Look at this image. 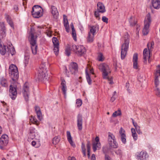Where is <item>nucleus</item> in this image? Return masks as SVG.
Wrapping results in <instances>:
<instances>
[{"instance_id": "6e6552de", "label": "nucleus", "mask_w": 160, "mask_h": 160, "mask_svg": "<svg viewBox=\"0 0 160 160\" xmlns=\"http://www.w3.org/2000/svg\"><path fill=\"white\" fill-rule=\"evenodd\" d=\"M98 68L102 72L103 78L108 79V75L111 72V70L108 66L105 63H103L99 66Z\"/></svg>"}, {"instance_id": "ea45409f", "label": "nucleus", "mask_w": 160, "mask_h": 160, "mask_svg": "<svg viewBox=\"0 0 160 160\" xmlns=\"http://www.w3.org/2000/svg\"><path fill=\"white\" fill-rule=\"evenodd\" d=\"M121 111L120 110H118L117 111L115 112L112 114V116L115 117L121 115Z\"/></svg>"}, {"instance_id": "e2e57ef3", "label": "nucleus", "mask_w": 160, "mask_h": 160, "mask_svg": "<svg viewBox=\"0 0 160 160\" xmlns=\"http://www.w3.org/2000/svg\"><path fill=\"white\" fill-rule=\"evenodd\" d=\"M151 56H152V53L149 54V53L148 56V62L149 63H150L152 61V60L150 58Z\"/></svg>"}, {"instance_id": "c9c22d12", "label": "nucleus", "mask_w": 160, "mask_h": 160, "mask_svg": "<svg viewBox=\"0 0 160 160\" xmlns=\"http://www.w3.org/2000/svg\"><path fill=\"white\" fill-rule=\"evenodd\" d=\"M108 143L111 148H116L118 147V144L116 140L112 141L111 143Z\"/></svg>"}, {"instance_id": "9b49d317", "label": "nucleus", "mask_w": 160, "mask_h": 160, "mask_svg": "<svg viewBox=\"0 0 160 160\" xmlns=\"http://www.w3.org/2000/svg\"><path fill=\"white\" fill-rule=\"evenodd\" d=\"M22 92L25 100L26 101H28L29 95V90L28 83L27 82L25 83L23 87Z\"/></svg>"}, {"instance_id": "4c0bfd02", "label": "nucleus", "mask_w": 160, "mask_h": 160, "mask_svg": "<svg viewBox=\"0 0 160 160\" xmlns=\"http://www.w3.org/2000/svg\"><path fill=\"white\" fill-rule=\"evenodd\" d=\"M52 42L54 46H59V42L57 38L53 37L52 38Z\"/></svg>"}, {"instance_id": "603ef678", "label": "nucleus", "mask_w": 160, "mask_h": 160, "mask_svg": "<svg viewBox=\"0 0 160 160\" xmlns=\"http://www.w3.org/2000/svg\"><path fill=\"white\" fill-rule=\"evenodd\" d=\"M115 153L117 155H119L120 157H122V152L121 150L119 149L116 150L115 151Z\"/></svg>"}, {"instance_id": "680f3d73", "label": "nucleus", "mask_w": 160, "mask_h": 160, "mask_svg": "<svg viewBox=\"0 0 160 160\" xmlns=\"http://www.w3.org/2000/svg\"><path fill=\"white\" fill-rule=\"evenodd\" d=\"M105 160H112L111 158L108 155H105Z\"/></svg>"}, {"instance_id": "0e129e2a", "label": "nucleus", "mask_w": 160, "mask_h": 160, "mask_svg": "<svg viewBox=\"0 0 160 160\" xmlns=\"http://www.w3.org/2000/svg\"><path fill=\"white\" fill-rule=\"evenodd\" d=\"M11 49H12V52L11 50H10V52H11V54L12 55H13V54H14L15 53V51L14 48H12Z\"/></svg>"}, {"instance_id": "2f4dec72", "label": "nucleus", "mask_w": 160, "mask_h": 160, "mask_svg": "<svg viewBox=\"0 0 160 160\" xmlns=\"http://www.w3.org/2000/svg\"><path fill=\"white\" fill-rule=\"evenodd\" d=\"M7 48L6 46L4 45H0V53L2 55H4L7 51Z\"/></svg>"}, {"instance_id": "c85d7f7f", "label": "nucleus", "mask_w": 160, "mask_h": 160, "mask_svg": "<svg viewBox=\"0 0 160 160\" xmlns=\"http://www.w3.org/2000/svg\"><path fill=\"white\" fill-rule=\"evenodd\" d=\"M73 51V49H72V46H70L68 45L67 46L65 49V54L67 56H69L71 54V51Z\"/></svg>"}, {"instance_id": "7c9ffc66", "label": "nucleus", "mask_w": 160, "mask_h": 160, "mask_svg": "<svg viewBox=\"0 0 160 160\" xmlns=\"http://www.w3.org/2000/svg\"><path fill=\"white\" fill-rule=\"evenodd\" d=\"M94 35L88 33L87 40L88 42L92 43L94 41Z\"/></svg>"}, {"instance_id": "052dcab7", "label": "nucleus", "mask_w": 160, "mask_h": 160, "mask_svg": "<svg viewBox=\"0 0 160 160\" xmlns=\"http://www.w3.org/2000/svg\"><path fill=\"white\" fill-rule=\"evenodd\" d=\"M132 123L133 126L135 127V128L138 127H139V126L138 125L137 123L134 122V120L133 119H132Z\"/></svg>"}, {"instance_id": "aec40b11", "label": "nucleus", "mask_w": 160, "mask_h": 160, "mask_svg": "<svg viewBox=\"0 0 160 160\" xmlns=\"http://www.w3.org/2000/svg\"><path fill=\"white\" fill-rule=\"evenodd\" d=\"M67 136L68 140L71 145L73 147H75V145L72 140V137L71 136L70 132L69 131L67 132Z\"/></svg>"}, {"instance_id": "de8ad7c7", "label": "nucleus", "mask_w": 160, "mask_h": 160, "mask_svg": "<svg viewBox=\"0 0 160 160\" xmlns=\"http://www.w3.org/2000/svg\"><path fill=\"white\" fill-rule=\"evenodd\" d=\"M72 37L73 38V39L75 41H76V40H77L76 34V32H75V29H72Z\"/></svg>"}, {"instance_id": "7ed1b4c3", "label": "nucleus", "mask_w": 160, "mask_h": 160, "mask_svg": "<svg viewBox=\"0 0 160 160\" xmlns=\"http://www.w3.org/2000/svg\"><path fill=\"white\" fill-rule=\"evenodd\" d=\"M9 74L12 81L16 82L19 77V73L17 66L13 64H11L9 68Z\"/></svg>"}, {"instance_id": "2eb2a0df", "label": "nucleus", "mask_w": 160, "mask_h": 160, "mask_svg": "<svg viewBox=\"0 0 160 160\" xmlns=\"http://www.w3.org/2000/svg\"><path fill=\"white\" fill-rule=\"evenodd\" d=\"M119 133L121 137V139L122 143L124 144L126 142V135L125 130L121 127L119 130Z\"/></svg>"}, {"instance_id": "393cba45", "label": "nucleus", "mask_w": 160, "mask_h": 160, "mask_svg": "<svg viewBox=\"0 0 160 160\" xmlns=\"http://www.w3.org/2000/svg\"><path fill=\"white\" fill-rule=\"evenodd\" d=\"M0 26L2 31V37H5L6 36V29L4 23L3 22H0Z\"/></svg>"}, {"instance_id": "58836bf2", "label": "nucleus", "mask_w": 160, "mask_h": 160, "mask_svg": "<svg viewBox=\"0 0 160 160\" xmlns=\"http://www.w3.org/2000/svg\"><path fill=\"white\" fill-rule=\"evenodd\" d=\"M60 138L57 137H54L52 140V142L53 144L56 145L60 141Z\"/></svg>"}, {"instance_id": "f3484780", "label": "nucleus", "mask_w": 160, "mask_h": 160, "mask_svg": "<svg viewBox=\"0 0 160 160\" xmlns=\"http://www.w3.org/2000/svg\"><path fill=\"white\" fill-rule=\"evenodd\" d=\"M138 54L135 53L134 54L133 57V67L134 69H138Z\"/></svg>"}, {"instance_id": "774afa93", "label": "nucleus", "mask_w": 160, "mask_h": 160, "mask_svg": "<svg viewBox=\"0 0 160 160\" xmlns=\"http://www.w3.org/2000/svg\"><path fill=\"white\" fill-rule=\"evenodd\" d=\"M68 160H76L75 158L74 157H69L68 158Z\"/></svg>"}, {"instance_id": "f03ea898", "label": "nucleus", "mask_w": 160, "mask_h": 160, "mask_svg": "<svg viewBox=\"0 0 160 160\" xmlns=\"http://www.w3.org/2000/svg\"><path fill=\"white\" fill-rule=\"evenodd\" d=\"M154 82L155 87L154 91L157 96L160 97V90L158 88L159 82L158 79V75L160 76V65L157 66V69L154 73Z\"/></svg>"}, {"instance_id": "49530a36", "label": "nucleus", "mask_w": 160, "mask_h": 160, "mask_svg": "<svg viewBox=\"0 0 160 160\" xmlns=\"http://www.w3.org/2000/svg\"><path fill=\"white\" fill-rule=\"evenodd\" d=\"M59 46H54L53 50L55 55H58V53Z\"/></svg>"}, {"instance_id": "8fccbe9b", "label": "nucleus", "mask_w": 160, "mask_h": 160, "mask_svg": "<svg viewBox=\"0 0 160 160\" xmlns=\"http://www.w3.org/2000/svg\"><path fill=\"white\" fill-rule=\"evenodd\" d=\"M30 120L33 123L36 124H37L38 120L35 117H32L30 119Z\"/></svg>"}, {"instance_id": "f8f14e48", "label": "nucleus", "mask_w": 160, "mask_h": 160, "mask_svg": "<svg viewBox=\"0 0 160 160\" xmlns=\"http://www.w3.org/2000/svg\"><path fill=\"white\" fill-rule=\"evenodd\" d=\"M136 157L138 160H147L149 158V155L146 151H142L138 152Z\"/></svg>"}, {"instance_id": "bb28decb", "label": "nucleus", "mask_w": 160, "mask_h": 160, "mask_svg": "<svg viewBox=\"0 0 160 160\" xmlns=\"http://www.w3.org/2000/svg\"><path fill=\"white\" fill-rule=\"evenodd\" d=\"M154 42L153 41L149 42L147 45L149 54L152 53V52L154 48Z\"/></svg>"}, {"instance_id": "4d7b16f0", "label": "nucleus", "mask_w": 160, "mask_h": 160, "mask_svg": "<svg viewBox=\"0 0 160 160\" xmlns=\"http://www.w3.org/2000/svg\"><path fill=\"white\" fill-rule=\"evenodd\" d=\"M7 22L12 28H14L13 24L12 21V20L8 21Z\"/></svg>"}, {"instance_id": "13d9d810", "label": "nucleus", "mask_w": 160, "mask_h": 160, "mask_svg": "<svg viewBox=\"0 0 160 160\" xmlns=\"http://www.w3.org/2000/svg\"><path fill=\"white\" fill-rule=\"evenodd\" d=\"M5 18L6 19L7 21L11 20V18L10 16L7 14H5Z\"/></svg>"}, {"instance_id": "1a4fd4ad", "label": "nucleus", "mask_w": 160, "mask_h": 160, "mask_svg": "<svg viewBox=\"0 0 160 160\" xmlns=\"http://www.w3.org/2000/svg\"><path fill=\"white\" fill-rule=\"evenodd\" d=\"M42 8L38 5H35L32 8V14L35 18H38L42 15Z\"/></svg>"}, {"instance_id": "a878e982", "label": "nucleus", "mask_w": 160, "mask_h": 160, "mask_svg": "<svg viewBox=\"0 0 160 160\" xmlns=\"http://www.w3.org/2000/svg\"><path fill=\"white\" fill-rule=\"evenodd\" d=\"M50 9L51 13L53 16L58 14V10L55 6L53 5H51L50 6Z\"/></svg>"}, {"instance_id": "6e6d98bb", "label": "nucleus", "mask_w": 160, "mask_h": 160, "mask_svg": "<svg viewBox=\"0 0 160 160\" xmlns=\"http://www.w3.org/2000/svg\"><path fill=\"white\" fill-rule=\"evenodd\" d=\"M99 12H99V11H98L97 10V11H95L94 12V15L96 18H99L100 15L99 13Z\"/></svg>"}, {"instance_id": "09e8293b", "label": "nucleus", "mask_w": 160, "mask_h": 160, "mask_svg": "<svg viewBox=\"0 0 160 160\" xmlns=\"http://www.w3.org/2000/svg\"><path fill=\"white\" fill-rule=\"evenodd\" d=\"M29 132L31 135H35V133L36 130L35 128L33 127H31L29 130Z\"/></svg>"}, {"instance_id": "4468645a", "label": "nucleus", "mask_w": 160, "mask_h": 160, "mask_svg": "<svg viewBox=\"0 0 160 160\" xmlns=\"http://www.w3.org/2000/svg\"><path fill=\"white\" fill-rule=\"evenodd\" d=\"M69 69L72 74H75L78 72V65L76 63L73 62L70 63Z\"/></svg>"}, {"instance_id": "412c9836", "label": "nucleus", "mask_w": 160, "mask_h": 160, "mask_svg": "<svg viewBox=\"0 0 160 160\" xmlns=\"http://www.w3.org/2000/svg\"><path fill=\"white\" fill-rule=\"evenodd\" d=\"M152 4L154 8L158 9L160 8V0H152Z\"/></svg>"}, {"instance_id": "3c124183", "label": "nucleus", "mask_w": 160, "mask_h": 160, "mask_svg": "<svg viewBox=\"0 0 160 160\" xmlns=\"http://www.w3.org/2000/svg\"><path fill=\"white\" fill-rule=\"evenodd\" d=\"M87 148L88 155L89 157L90 156V147L89 143L87 144Z\"/></svg>"}, {"instance_id": "6ab92c4d", "label": "nucleus", "mask_w": 160, "mask_h": 160, "mask_svg": "<svg viewBox=\"0 0 160 160\" xmlns=\"http://www.w3.org/2000/svg\"><path fill=\"white\" fill-rule=\"evenodd\" d=\"M97 10L100 12V13H103L105 12L106 10L105 7L103 4L100 2H98L97 4Z\"/></svg>"}, {"instance_id": "864d4df0", "label": "nucleus", "mask_w": 160, "mask_h": 160, "mask_svg": "<svg viewBox=\"0 0 160 160\" xmlns=\"http://www.w3.org/2000/svg\"><path fill=\"white\" fill-rule=\"evenodd\" d=\"M140 127L139 126L135 128L137 133L139 134H141L142 133V132L140 129Z\"/></svg>"}, {"instance_id": "79ce46f5", "label": "nucleus", "mask_w": 160, "mask_h": 160, "mask_svg": "<svg viewBox=\"0 0 160 160\" xmlns=\"http://www.w3.org/2000/svg\"><path fill=\"white\" fill-rule=\"evenodd\" d=\"M29 57L28 56H25L24 57V63L25 66L26 67L29 62Z\"/></svg>"}, {"instance_id": "ddd939ff", "label": "nucleus", "mask_w": 160, "mask_h": 160, "mask_svg": "<svg viewBox=\"0 0 160 160\" xmlns=\"http://www.w3.org/2000/svg\"><path fill=\"white\" fill-rule=\"evenodd\" d=\"M16 88V86L11 85L10 86L9 95L12 100L15 99L17 97V92Z\"/></svg>"}, {"instance_id": "cd10ccee", "label": "nucleus", "mask_w": 160, "mask_h": 160, "mask_svg": "<svg viewBox=\"0 0 160 160\" xmlns=\"http://www.w3.org/2000/svg\"><path fill=\"white\" fill-rule=\"evenodd\" d=\"M143 62L144 63L146 64L147 62V58H148V50L147 48L144 49L143 53Z\"/></svg>"}, {"instance_id": "9d476101", "label": "nucleus", "mask_w": 160, "mask_h": 160, "mask_svg": "<svg viewBox=\"0 0 160 160\" xmlns=\"http://www.w3.org/2000/svg\"><path fill=\"white\" fill-rule=\"evenodd\" d=\"M8 142V137L6 134H3L1 136L0 140V148L2 150L5 149Z\"/></svg>"}, {"instance_id": "5701e85b", "label": "nucleus", "mask_w": 160, "mask_h": 160, "mask_svg": "<svg viewBox=\"0 0 160 160\" xmlns=\"http://www.w3.org/2000/svg\"><path fill=\"white\" fill-rule=\"evenodd\" d=\"M35 109L38 118L39 120H41L42 118V114L39 107L38 106H36L35 107Z\"/></svg>"}, {"instance_id": "0eeeda50", "label": "nucleus", "mask_w": 160, "mask_h": 160, "mask_svg": "<svg viewBox=\"0 0 160 160\" xmlns=\"http://www.w3.org/2000/svg\"><path fill=\"white\" fill-rule=\"evenodd\" d=\"M30 42L31 45V48L32 53L36 54L37 53L38 46L36 44L37 37H35L34 34L32 32L30 35Z\"/></svg>"}, {"instance_id": "f257e3e1", "label": "nucleus", "mask_w": 160, "mask_h": 160, "mask_svg": "<svg viewBox=\"0 0 160 160\" xmlns=\"http://www.w3.org/2000/svg\"><path fill=\"white\" fill-rule=\"evenodd\" d=\"M129 35L128 33H125L124 37V43L122 45L121 48V57L122 59L125 58L127 53L129 44Z\"/></svg>"}, {"instance_id": "dca6fc26", "label": "nucleus", "mask_w": 160, "mask_h": 160, "mask_svg": "<svg viewBox=\"0 0 160 160\" xmlns=\"http://www.w3.org/2000/svg\"><path fill=\"white\" fill-rule=\"evenodd\" d=\"M77 127L79 130L81 131L82 128V115L78 114L77 116Z\"/></svg>"}, {"instance_id": "c756f323", "label": "nucleus", "mask_w": 160, "mask_h": 160, "mask_svg": "<svg viewBox=\"0 0 160 160\" xmlns=\"http://www.w3.org/2000/svg\"><path fill=\"white\" fill-rule=\"evenodd\" d=\"M0 83L3 87H7L8 86V82L6 79L3 78L0 79Z\"/></svg>"}, {"instance_id": "5fc2aeb1", "label": "nucleus", "mask_w": 160, "mask_h": 160, "mask_svg": "<svg viewBox=\"0 0 160 160\" xmlns=\"http://www.w3.org/2000/svg\"><path fill=\"white\" fill-rule=\"evenodd\" d=\"M102 20L106 23H108V18L105 16H103L102 17Z\"/></svg>"}, {"instance_id": "b1692460", "label": "nucleus", "mask_w": 160, "mask_h": 160, "mask_svg": "<svg viewBox=\"0 0 160 160\" xmlns=\"http://www.w3.org/2000/svg\"><path fill=\"white\" fill-rule=\"evenodd\" d=\"M65 18H66V16H65V15H63V21L64 26L67 32H69V26L68 25V21L67 18L65 19Z\"/></svg>"}, {"instance_id": "423d86ee", "label": "nucleus", "mask_w": 160, "mask_h": 160, "mask_svg": "<svg viewBox=\"0 0 160 160\" xmlns=\"http://www.w3.org/2000/svg\"><path fill=\"white\" fill-rule=\"evenodd\" d=\"M72 49H73V51L78 56L84 55L86 52V49L83 45L76 46L73 45H72Z\"/></svg>"}, {"instance_id": "f704fd0d", "label": "nucleus", "mask_w": 160, "mask_h": 160, "mask_svg": "<svg viewBox=\"0 0 160 160\" xmlns=\"http://www.w3.org/2000/svg\"><path fill=\"white\" fill-rule=\"evenodd\" d=\"M108 143L111 148H116L118 147V144L116 140L112 141L111 143Z\"/></svg>"}, {"instance_id": "a18cd8bd", "label": "nucleus", "mask_w": 160, "mask_h": 160, "mask_svg": "<svg viewBox=\"0 0 160 160\" xmlns=\"http://www.w3.org/2000/svg\"><path fill=\"white\" fill-rule=\"evenodd\" d=\"M82 152L83 155V156H85L86 154V149L85 148V145L83 143H82L81 146Z\"/></svg>"}, {"instance_id": "4be33fe9", "label": "nucleus", "mask_w": 160, "mask_h": 160, "mask_svg": "<svg viewBox=\"0 0 160 160\" xmlns=\"http://www.w3.org/2000/svg\"><path fill=\"white\" fill-rule=\"evenodd\" d=\"M62 90V92L65 96L66 95L67 91V86L66 83L64 79H62L61 83Z\"/></svg>"}, {"instance_id": "37998d69", "label": "nucleus", "mask_w": 160, "mask_h": 160, "mask_svg": "<svg viewBox=\"0 0 160 160\" xmlns=\"http://www.w3.org/2000/svg\"><path fill=\"white\" fill-rule=\"evenodd\" d=\"M98 60L100 61H103L104 60V58L102 53H99L98 56Z\"/></svg>"}, {"instance_id": "69168bd1", "label": "nucleus", "mask_w": 160, "mask_h": 160, "mask_svg": "<svg viewBox=\"0 0 160 160\" xmlns=\"http://www.w3.org/2000/svg\"><path fill=\"white\" fill-rule=\"evenodd\" d=\"M1 102L2 103L3 106H4V107H6V110L7 111H8V108H7L6 107L7 106V103L6 102H4V101H3V102L2 101Z\"/></svg>"}, {"instance_id": "a211bd4d", "label": "nucleus", "mask_w": 160, "mask_h": 160, "mask_svg": "<svg viewBox=\"0 0 160 160\" xmlns=\"http://www.w3.org/2000/svg\"><path fill=\"white\" fill-rule=\"evenodd\" d=\"M99 27L98 25H96L90 26V31L88 33L93 34L95 35L96 32L98 31Z\"/></svg>"}, {"instance_id": "473e14b6", "label": "nucleus", "mask_w": 160, "mask_h": 160, "mask_svg": "<svg viewBox=\"0 0 160 160\" xmlns=\"http://www.w3.org/2000/svg\"><path fill=\"white\" fill-rule=\"evenodd\" d=\"M116 140L114 136L111 133L109 132L108 133V143L111 142L112 141Z\"/></svg>"}, {"instance_id": "bf43d9fd", "label": "nucleus", "mask_w": 160, "mask_h": 160, "mask_svg": "<svg viewBox=\"0 0 160 160\" xmlns=\"http://www.w3.org/2000/svg\"><path fill=\"white\" fill-rule=\"evenodd\" d=\"M132 136L134 140H136L138 139V135L136 133H134L132 134Z\"/></svg>"}, {"instance_id": "39448f33", "label": "nucleus", "mask_w": 160, "mask_h": 160, "mask_svg": "<svg viewBox=\"0 0 160 160\" xmlns=\"http://www.w3.org/2000/svg\"><path fill=\"white\" fill-rule=\"evenodd\" d=\"M47 70L45 63H42L39 66L38 69L37 77L39 80H42L47 79L46 78Z\"/></svg>"}, {"instance_id": "338daca9", "label": "nucleus", "mask_w": 160, "mask_h": 160, "mask_svg": "<svg viewBox=\"0 0 160 160\" xmlns=\"http://www.w3.org/2000/svg\"><path fill=\"white\" fill-rule=\"evenodd\" d=\"M95 140L96 142H95V143H100L99 142V137H97L95 138Z\"/></svg>"}, {"instance_id": "c03bdc74", "label": "nucleus", "mask_w": 160, "mask_h": 160, "mask_svg": "<svg viewBox=\"0 0 160 160\" xmlns=\"http://www.w3.org/2000/svg\"><path fill=\"white\" fill-rule=\"evenodd\" d=\"M82 104V101L81 99H78L76 100V104L77 107H80L81 106Z\"/></svg>"}, {"instance_id": "e433bc0d", "label": "nucleus", "mask_w": 160, "mask_h": 160, "mask_svg": "<svg viewBox=\"0 0 160 160\" xmlns=\"http://www.w3.org/2000/svg\"><path fill=\"white\" fill-rule=\"evenodd\" d=\"M129 22L131 26H134L136 24L137 21H135L134 18L131 17L129 19Z\"/></svg>"}, {"instance_id": "a19ab883", "label": "nucleus", "mask_w": 160, "mask_h": 160, "mask_svg": "<svg viewBox=\"0 0 160 160\" xmlns=\"http://www.w3.org/2000/svg\"><path fill=\"white\" fill-rule=\"evenodd\" d=\"M86 78L88 84L89 85L91 84L92 80L90 78V76L87 72L86 73Z\"/></svg>"}, {"instance_id": "20e7f679", "label": "nucleus", "mask_w": 160, "mask_h": 160, "mask_svg": "<svg viewBox=\"0 0 160 160\" xmlns=\"http://www.w3.org/2000/svg\"><path fill=\"white\" fill-rule=\"evenodd\" d=\"M152 22L151 17L150 13H148L146 16L144 20V28L142 32L144 35H147L149 32V28Z\"/></svg>"}, {"instance_id": "72a5a7b5", "label": "nucleus", "mask_w": 160, "mask_h": 160, "mask_svg": "<svg viewBox=\"0 0 160 160\" xmlns=\"http://www.w3.org/2000/svg\"><path fill=\"white\" fill-rule=\"evenodd\" d=\"M101 147V144L100 143H93L92 145V148L93 151L95 152L98 148L99 149Z\"/></svg>"}]
</instances>
